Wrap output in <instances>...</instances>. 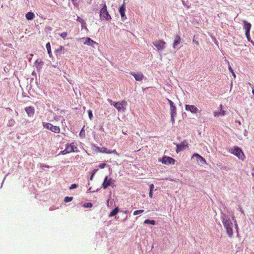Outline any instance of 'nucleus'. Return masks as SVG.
Segmentation results:
<instances>
[{
    "mask_svg": "<svg viewBox=\"0 0 254 254\" xmlns=\"http://www.w3.org/2000/svg\"><path fill=\"white\" fill-rule=\"evenodd\" d=\"M229 70L230 71V72L232 73L233 75L234 76V77H236V75L233 70V69L232 68L231 66L230 65L229 66Z\"/></svg>",
    "mask_w": 254,
    "mask_h": 254,
    "instance_id": "33",
    "label": "nucleus"
},
{
    "mask_svg": "<svg viewBox=\"0 0 254 254\" xmlns=\"http://www.w3.org/2000/svg\"><path fill=\"white\" fill-rule=\"evenodd\" d=\"M192 42L196 45H199V42L195 40L194 39L192 40Z\"/></svg>",
    "mask_w": 254,
    "mask_h": 254,
    "instance_id": "44",
    "label": "nucleus"
},
{
    "mask_svg": "<svg viewBox=\"0 0 254 254\" xmlns=\"http://www.w3.org/2000/svg\"><path fill=\"white\" fill-rule=\"evenodd\" d=\"M46 46L47 49L48 53L50 57H51V56L52 55V51L50 43L49 42L47 43Z\"/></svg>",
    "mask_w": 254,
    "mask_h": 254,
    "instance_id": "23",
    "label": "nucleus"
},
{
    "mask_svg": "<svg viewBox=\"0 0 254 254\" xmlns=\"http://www.w3.org/2000/svg\"><path fill=\"white\" fill-rule=\"evenodd\" d=\"M113 182L114 181L112 178L108 179V176H106L102 184L103 188L104 189H107L109 186H110L113 183Z\"/></svg>",
    "mask_w": 254,
    "mask_h": 254,
    "instance_id": "10",
    "label": "nucleus"
},
{
    "mask_svg": "<svg viewBox=\"0 0 254 254\" xmlns=\"http://www.w3.org/2000/svg\"><path fill=\"white\" fill-rule=\"evenodd\" d=\"M143 212H144V210H142V209L135 210V211H134L133 212V215H138L139 214L142 213Z\"/></svg>",
    "mask_w": 254,
    "mask_h": 254,
    "instance_id": "28",
    "label": "nucleus"
},
{
    "mask_svg": "<svg viewBox=\"0 0 254 254\" xmlns=\"http://www.w3.org/2000/svg\"><path fill=\"white\" fill-rule=\"evenodd\" d=\"M25 110L28 116H32L34 114V109L31 106L26 107L25 108Z\"/></svg>",
    "mask_w": 254,
    "mask_h": 254,
    "instance_id": "18",
    "label": "nucleus"
},
{
    "mask_svg": "<svg viewBox=\"0 0 254 254\" xmlns=\"http://www.w3.org/2000/svg\"><path fill=\"white\" fill-rule=\"evenodd\" d=\"M188 147V143L187 140H184L181 143L177 145L176 152L179 153L183 150L185 148Z\"/></svg>",
    "mask_w": 254,
    "mask_h": 254,
    "instance_id": "8",
    "label": "nucleus"
},
{
    "mask_svg": "<svg viewBox=\"0 0 254 254\" xmlns=\"http://www.w3.org/2000/svg\"><path fill=\"white\" fill-rule=\"evenodd\" d=\"M43 62L40 60H37L35 63V65L37 68H41L42 66Z\"/></svg>",
    "mask_w": 254,
    "mask_h": 254,
    "instance_id": "21",
    "label": "nucleus"
},
{
    "mask_svg": "<svg viewBox=\"0 0 254 254\" xmlns=\"http://www.w3.org/2000/svg\"><path fill=\"white\" fill-rule=\"evenodd\" d=\"M77 187V185L75 184H72L71 185V186L69 188V189L70 190H72V189H75Z\"/></svg>",
    "mask_w": 254,
    "mask_h": 254,
    "instance_id": "36",
    "label": "nucleus"
},
{
    "mask_svg": "<svg viewBox=\"0 0 254 254\" xmlns=\"http://www.w3.org/2000/svg\"><path fill=\"white\" fill-rule=\"evenodd\" d=\"M222 107H223L222 105V104H221V105H220V110H221H221H222Z\"/></svg>",
    "mask_w": 254,
    "mask_h": 254,
    "instance_id": "51",
    "label": "nucleus"
},
{
    "mask_svg": "<svg viewBox=\"0 0 254 254\" xmlns=\"http://www.w3.org/2000/svg\"><path fill=\"white\" fill-rule=\"evenodd\" d=\"M176 114H171V121L172 122V123H173L175 121V119H174V116L176 115Z\"/></svg>",
    "mask_w": 254,
    "mask_h": 254,
    "instance_id": "40",
    "label": "nucleus"
},
{
    "mask_svg": "<svg viewBox=\"0 0 254 254\" xmlns=\"http://www.w3.org/2000/svg\"><path fill=\"white\" fill-rule=\"evenodd\" d=\"M196 157V158H197L196 161L198 162H199L202 164H206V161L205 159L203 157H202L201 156H200L199 154H198L197 153H194L192 155V157Z\"/></svg>",
    "mask_w": 254,
    "mask_h": 254,
    "instance_id": "14",
    "label": "nucleus"
},
{
    "mask_svg": "<svg viewBox=\"0 0 254 254\" xmlns=\"http://www.w3.org/2000/svg\"><path fill=\"white\" fill-rule=\"evenodd\" d=\"M73 199V197H68V196H66L64 198V201L65 202H70L71 201H72Z\"/></svg>",
    "mask_w": 254,
    "mask_h": 254,
    "instance_id": "27",
    "label": "nucleus"
},
{
    "mask_svg": "<svg viewBox=\"0 0 254 254\" xmlns=\"http://www.w3.org/2000/svg\"><path fill=\"white\" fill-rule=\"evenodd\" d=\"M97 169L96 170H94L93 171H92V174H94V175L96 173V172L97 171Z\"/></svg>",
    "mask_w": 254,
    "mask_h": 254,
    "instance_id": "48",
    "label": "nucleus"
},
{
    "mask_svg": "<svg viewBox=\"0 0 254 254\" xmlns=\"http://www.w3.org/2000/svg\"><path fill=\"white\" fill-rule=\"evenodd\" d=\"M171 114H176V107L174 104L170 106Z\"/></svg>",
    "mask_w": 254,
    "mask_h": 254,
    "instance_id": "24",
    "label": "nucleus"
},
{
    "mask_svg": "<svg viewBox=\"0 0 254 254\" xmlns=\"http://www.w3.org/2000/svg\"><path fill=\"white\" fill-rule=\"evenodd\" d=\"M63 49H64V47L63 46H60L59 49H58L57 51H62V50H63Z\"/></svg>",
    "mask_w": 254,
    "mask_h": 254,
    "instance_id": "47",
    "label": "nucleus"
},
{
    "mask_svg": "<svg viewBox=\"0 0 254 254\" xmlns=\"http://www.w3.org/2000/svg\"><path fill=\"white\" fill-rule=\"evenodd\" d=\"M185 109L193 114H195L198 112V109L194 105H186Z\"/></svg>",
    "mask_w": 254,
    "mask_h": 254,
    "instance_id": "11",
    "label": "nucleus"
},
{
    "mask_svg": "<svg viewBox=\"0 0 254 254\" xmlns=\"http://www.w3.org/2000/svg\"><path fill=\"white\" fill-rule=\"evenodd\" d=\"M130 74L134 77L136 81H142L143 78H144V75L141 73H139L137 74V73H135V72H131L130 73Z\"/></svg>",
    "mask_w": 254,
    "mask_h": 254,
    "instance_id": "13",
    "label": "nucleus"
},
{
    "mask_svg": "<svg viewBox=\"0 0 254 254\" xmlns=\"http://www.w3.org/2000/svg\"><path fill=\"white\" fill-rule=\"evenodd\" d=\"M43 125L45 128L54 133H59L60 132V128L59 126H54L48 123H43Z\"/></svg>",
    "mask_w": 254,
    "mask_h": 254,
    "instance_id": "4",
    "label": "nucleus"
},
{
    "mask_svg": "<svg viewBox=\"0 0 254 254\" xmlns=\"http://www.w3.org/2000/svg\"><path fill=\"white\" fill-rule=\"evenodd\" d=\"M144 223L145 224H151V225H155L156 222H155V220H149V219H146L144 220Z\"/></svg>",
    "mask_w": 254,
    "mask_h": 254,
    "instance_id": "25",
    "label": "nucleus"
},
{
    "mask_svg": "<svg viewBox=\"0 0 254 254\" xmlns=\"http://www.w3.org/2000/svg\"><path fill=\"white\" fill-rule=\"evenodd\" d=\"M97 150L98 152L100 153H105V154H111L112 152L111 150L108 149L107 148L105 147H97Z\"/></svg>",
    "mask_w": 254,
    "mask_h": 254,
    "instance_id": "17",
    "label": "nucleus"
},
{
    "mask_svg": "<svg viewBox=\"0 0 254 254\" xmlns=\"http://www.w3.org/2000/svg\"><path fill=\"white\" fill-rule=\"evenodd\" d=\"M61 153L63 155H65L66 154L69 153L67 151V149H66V148H65L64 150L61 151Z\"/></svg>",
    "mask_w": 254,
    "mask_h": 254,
    "instance_id": "34",
    "label": "nucleus"
},
{
    "mask_svg": "<svg viewBox=\"0 0 254 254\" xmlns=\"http://www.w3.org/2000/svg\"><path fill=\"white\" fill-rule=\"evenodd\" d=\"M82 132H83V130H81L80 134H81Z\"/></svg>",
    "mask_w": 254,
    "mask_h": 254,
    "instance_id": "54",
    "label": "nucleus"
},
{
    "mask_svg": "<svg viewBox=\"0 0 254 254\" xmlns=\"http://www.w3.org/2000/svg\"><path fill=\"white\" fill-rule=\"evenodd\" d=\"M158 51H162L165 47L166 42L162 40H157L153 43Z\"/></svg>",
    "mask_w": 254,
    "mask_h": 254,
    "instance_id": "6",
    "label": "nucleus"
},
{
    "mask_svg": "<svg viewBox=\"0 0 254 254\" xmlns=\"http://www.w3.org/2000/svg\"><path fill=\"white\" fill-rule=\"evenodd\" d=\"M107 101H108L110 103V104H111V105H113V104L115 103H114V102H113V101H112L111 99H108L107 100Z\"/></svg>",
    "mask_w": 254,
    "mask_h": 254,
    "instance_id": "43",
    "label": "nucleus"
},
{
    "mask_svg": "<svg viewBox=\"0 0 254 254\" xmlns=\"http://www.w3.org/2000/svg\"><path fill=\"white\" fill-rule=\"evenodd\" d=\"M219 114H220V115L222 116H224L225 115V111L221 109V110L219 112Z\"/></svg>",
    "mask_w": 254,
    "mask_h": 254,
    "instance_id": "38",
    "label": "nucleus"
},
{
    "mask_svg": "<svg viewBox=\"0 0 254 254\" xmlns=\"http://www.w3.org/2000/svg\"><path fill=\"white\" fill-rule=\"evenodd\" d=\"M106 163H102L101 164L99 165V167L100 168V169H103L105 166H106Z\"/></svg>",
    "mask_w": 254,
    "mask_h": 254,
    "instance_id": "37",
    "label": "nucleus"
},
{
    "mask_svg": "<svg viewBox=\"0 0 254 254\" xmlns=\"http://www.w3.org/2000/svg\"><path fill=\"white\" fill-rule=\"evenodd\" d=\"M88 116H89V118L90 120H92V118H93V114H92V111L89 110H88Z\"/></svg>",
    "mask_w": 254,
    "mask_h": 254,
    "instance_id": "31",
    "label": "nucleus"
},
{
    "mask_svg": "<svg viewBox=\"0 0 254 254\" xmlns=\"http://www.w3.org/2000/svg\"><path fill=\"white\" fill-rule=\"evenodd\" d=\"M181 39L180 36L178 35H176L175 36V40L173 43V47L175 48L177 45L179 44L181 42Z\"/></svg>",
    "mask_w": 254,
    "mask_h": 254,
    "instance_id": "19",
    "label": "nucleus"
},
{
    "mask_svg": "<svg viewBox=\"0 0 254 254\" xmlns=\"http://www.w3.org/2000/svg\"><path fill=\"white\" fill-rule=\"evenodd\" d=\"M149 196L150 198H152L153 197V193H152V191H149Z\"/></svg>",
    "mask_w": 254,
    "mask_h": 254,
    "instance_id": "46",
    "label": "nucleus"
},
{
    "mask_svg": "<svg viewBox=\"0 0 254 254\" xmlns=\"http://www.w3.org/2000/svg\"><path fill=\"white\" fill-rule=\"evenodd\" d=\"M67 33L65 32L61 33L60 35L61 37L64 39L67 36Z\"/></svg>",
    "mask_w": 254,
    "mask_h": 254,
    "instance_id": "32",
    "label": "nucleus"
},
{
    "mask_svg": "<svg viewBox=\"0 0 254 254\" xmlns=\"http://www.w3.org/2000/svg\"><path fill=\"white\" fill-rule=\"evenodd\" d=\"M111 152H112V153H114V154L119 155V153L117 152V151L115 149L113 150V151H111Z\"/></svg>",
    "mask_w": 254,
    "mask_h": 254,
    "instance_id": "45",
    "label": "nucleus"
},
{
    "mask_svg": "<svg viewBox=\"0 0 254 254\" xmlns=\"http://www.w3.org/2000/svg\"><path fill=\"white\" fill-rule=\"evenodd\" d=\"M125 10H126V7L125 4L124 3L120 8L119 9V12L121 14V16L122 17V19H127V17L125 14Z\"/></svg>",
    "mask_w": 254,
    "mask_h": 254,
    "instance_id": "15",
    "label": "nucleus"
},
{
    "mask_svg": "<svg viewBox=\"0 0 254 254\" xmlns=\"http://www.w3.org/2000/svg\"><path fill=\"white\" fill-rule=\"evenodd\" d=\"M240 211H241L242 213H243V211L242 210V209H241V208H240Z\"/></svg>",
    "mask_w": 254,
    "mask_h": 254,
    "instance_id": "55",
    "label": "nucleus"
},
{
    "mask_svg": "<svg viewBox=\"0 0 254 254\" xmlns=\"http://www.w3.org/2000/svg\"><path fill=\"white\" fill-rule=\"evenodd\" d=\"M82 39L85 40V41L83 42L84 45H86L88 46H91L92 47L94 48V45H98V43L95 41L92 40L90 38L86 37L83 38Z\"/></svg>",
    "mask_w": 254,
    "mask_h": 254,
    "instance_id": "12",
    "label": "nucleus"
},
{
    "mask_svg": "<svg viewBox=\"0 0 254 254\" xmlns=\"http://www.w3.org/2000/svg\"><path fill=\"white\" fill-rule=\"evenodd\" d=\"M154 188V185L153 184H151L149 186V191H152Z\"/></svg>",
    "mask_w": 254,
    "mask_h": 254,
    "instance_id": "39",
    "label": "nucleus"
},
{
    "mask_svg": "<svg viewBox=\"0 0 254 254\" xmlns=\"http://www.w3.org/2000/svg\"><path fill=\"white\" fill-rule=\"evenodd\" d=\"M65 148L67 149L69 153L77 151L76 150L77 148V145L74 142H71L70 144H66Z\"/></svg>",
    "mask_w": 254,
    "mask_h": 254,
    "instance_id": "9",
    "label": "nucleus"
},
{
    "mask_svg": "<svg viewBox=\"0 0 254 254\" xmlns=\"http://www.w3.org/2000/svg\"><path fill=\"white\" fill-rule=\"evenodd\" d=\"M127 104V102L126 100H122L115 103L113 106L116 108L118 112H124L126 110V107Z\"/></svg>",
    "mask_w": 254,
    "mask_h": 254,
    "instance_id": "2",
    "label": "nucleus"
},
{
    "mask_svg": "<svg viewBox=\"0 0 254 254\" xmlns=\"http://www.w3.org/2000/svg\"><path fill=\"white\" fill-rule=\"evenodd\" d=\"M91 188H89V189L88 190V192H91Z\"/></svg>",
    "mask_w": 254,
    "mask_h": 254,
    "instance_id": "50",
    "label": "nucleus"
},
{
    "mask_svg": "<svg viewBox=\"0 0 254 254\" xmlns=\"http://www.w3.org/2000/svg\"><path fill=\"white\" fill-rule=\"evenodd\" d=\"M93 206L91 202H88L84 204V207L86 208H91Z\"/></svg>",
    "mask_w": 254,
    "mask_h": 254,
    "instance_id": "30",
    "label": "nucleus"
},
{
    "mask_svg": "<svg viewBox=\"0 0 254 254\" xmlns=\"http://www.w3.org/2000/svg\"><path fill=\"white\" fill-rule=\"evenodd\" d=\"M245 35L246 36V37L249 41H250L251 40V37H250V33H245Z\"/></svg>",
    "mask_w": 254,
    "mask_h": 254,
    "instance_id": "35",
    "label": "nucleus"
},
{
    "mask_svg": "<svg viewBox=\"0 0 254 254\" xmlns=\"http://www.w3.org/2000/svg\"><path fill=\"white\" fill-rule=\"evenodd\" d=\"M100 17L102 20H109L111 18L109 15L106 4H104L103 8L100 10Z\"/></svg>",
    "mask_w": 254,
    "mask_h": 254,
    "instance_id": "3",
    "label": "nucleus"
},
{
    "mask_svg": "<svg viewBox=\"0 0 254 254\" xmlns=\"http://www.w3.org/2000/svg\"><path fill=\"white\" fill-rule=\"evenodd\" d=\"M159 161L165 165L174 164L175 160L172 157L169 156L163 157Z\"/></svg>",
    "mask_w": 254,
    "mask_h": 254,
    "instance_id": "7",
    "label": "nucleus"
},
{
    "mask_svg": "<svg viewBox=\"0 0 254 254\" xmlns=\"http://www.w3.org/2000/svg\"><path fill=\"white\" fill-rule=\"evenodd\" d=\"M119 211L118 207L114 208L110 213L109 216H114L117 214Z\"/></svg>",
    "mask_w": 254,
    "mask_h": 254,
    "instance_id": "22",
    "label": "nucleus"
},
{
    "mask_svg": "<svg viewBox=\"0 0 254 254\" xmlns=\"http://www.w3.org/2000/svg\"><path fill=\"white\" fill-rule=\"evenodd\" d=\"M231 153L236 155L239 159L242 160H244L245 158V156L242 150L238 147H235L233 148L231 151Z\"/></svg>",
    "mask_w": 254,
    "mask_h": 254,
    "instance_id": "5",
    "label": "nucleus"
},
{
    "mask_svg": "<svg viewBox=\"0 0 254 254\" xmlns=\"http://www.w3.org/2000/svg\"><path fill=\"white\" fill-rule=\"evenodd\" d=\"M93 176H94V174H92V175H91V177L90 178V179L91 180H92L93 179Z\"/></svg>",
    "mask_w": 254,
    "mask_h": 254,
    "instance_id": "49",
    "label": "nucleus"
},
{
    "mask_svg": "<svg viewBox=\"0 0 254 254\" xmlns=\"http://www.w3.org/2000/svg\"><path fill=\"white\" fill-rule=\"evenodd\" d=\"M252 93L254 95V89L252 90Z\"/></svg>",
    "mask_w": 254,
    "mask_h": 254,
    "instance_id": "52",
    "label": "nucleus"
},
{
    "mask_svg": "<svg viewBox=\"0 0 254 254\" xmlns=\"http://www.w3.org/2000/svg\"><path fill=\"white\" fill-rule=\"evenodd\" d=\"M232 219L234 221V223H235V229L236 230L237 232L238 231V224L237 223V221L235 219V216L234 215H233L232 216Z\"/></svg>",
    "mask_w": 254,
    "mask_h": 254,
    "instance_id": "29",
    "label": "nucleus"
},
{
    "mask_svg": "<svg viewBox=\"0 0 254 254\" xmlns=\"http://www.w3.org/2000/svg\"><path fill=\"white\" fill-rule=\"evenodd\" d=\"M81 26H82V27H85V25H82V24H81Z\"/></svg>",
    "mask_w": 254,
    "mask_h": 254,
    "instance_id": "53",
    "label": "nucleus"
},
{
    "mask_svg": "<svg viewBox=\"0 0 254 254\" xmlns=\"http://www.w3.org/2000/svg\"><path fill=\"white\" fill-rule=\"evenodd\" d=\"M25 17L28 20H32L34 18L35 15L32 12H28L26 14Z\"/></svg>",
    "mask_w": 254,
    "mask_h": 254,
    "instance_id": "20",
    "label": "nucleus"
},
{
    "mask_svg": "<svg viewBox=\"0 0 254 254\" xmlns=\"http://www.w3.org/2000/svg\"><path fill=\"white\" fill-rule=\"evenodd\" d=\"M167 100L170 106L174 104V103L171 100L168 99Z\"/></svg>",
    "mask_w": 254,
    "mask_h": 254,
    "instance_id": "42",
    "label": "nucleus"
},
{
    "mask_svg": "<svg viewBox=\"0 0 254 254\" xmlns=\"http://www.w3.org/2000/svg\"><path fill=\"white\" fill-rule=\"evenodd\" d=\"M213 115H214V117H217V116H218L219 115H220V114H219V112H218L215 111V112H214V113H213Z\"/></svg>",
    "mask_w": 254,
    "mask_h": 254,
    "instance_id": "41",
    "label": "nucleus"
},
{
    "mask_svg": "<svg viewBox=\"0 0 254 254\" xmlns=\"http://www.w3.org/2000/svg\"><path fill=\"white\" fill-rule=\"evenodd\" d=\"M243 28L245 30V33H250L252 25L251 24L247 21H243Z\"/></svg>",
    "mask_w": 254,
    "mask_h": 254,
    "instance_id": "16",
    "label": "nucleus"
},
{
    "mask_svg": "<svg viewBox=\"0 0 254 254\" xmlns=\"http://www.w3.org/2000/svg\"><path fill=\"white\" fill-rule=\"evenodd\" d=\"M76 21L80 22L82 25H86L84 21L79 16L77 17Z\"/></svg>",
    "mask_w": 254,
    "mask_h": 254,
    "instance_id": "26",
    "label": "nucleus"
},
{
    "mask_svg": "<svg viewBox=\"0 0 254 254\" xmlns=\"http://www.w3.org/2000/svg\"><path fill=\"white\" fill-rule=\"evenodd\" d=\"M222 222L224 228L226 230L228 236L232 238L234 233V229L233 223L230 219L226 214H223L221 216Z\"/></svg>",
    "mask_w": 254,
    "mask_h": 254,
    "instance_id": "1",
    "label": "nucleus"
}]
</instances>
